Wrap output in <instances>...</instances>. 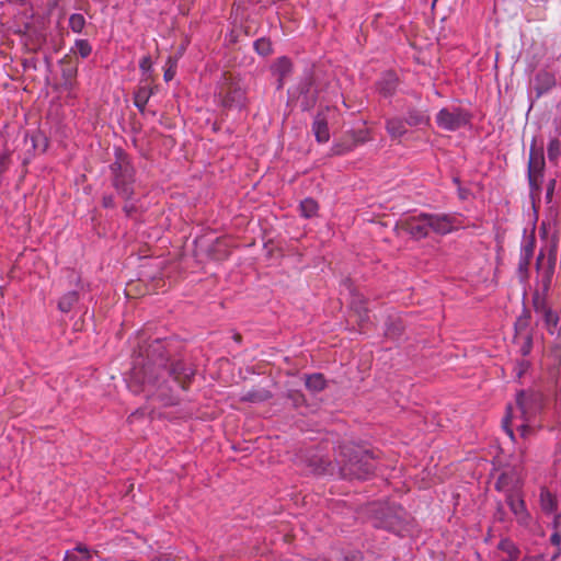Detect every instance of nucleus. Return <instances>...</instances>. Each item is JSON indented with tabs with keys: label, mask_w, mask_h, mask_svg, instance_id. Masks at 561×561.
<instances>
[{
	"label": "nucleus",
	"mask_w": 561,
	"mask_h": 561,
	"mask_svg": "<svg viewBox=\"0 0 561 561\" xmlns=\"http://www.w3.org/2000/svg\"><path fill=\"white\" fill-rule=\"evenodd\" d=\"M167 340L157 339L147 350V362L141 366H135L133 377L136 381L145 385L160 386L167 376L172 377L182 389H186L187 383L195 375V369L185 365L181 360L169 363V355L165 354Z\"/></svg>",
	"instance_id": "1"
},
{
	"label": "nucleus",
	"mask_w": 561,
	"mask_h": 561,
	"mask_svg": "<svg viewBox=\"0 0 561 561\" xmlns=\"http://www.w3.org/2000/svg\"><path fill=\"white\" fill-rule=\"evenodd\" d=\"M545 405V396L539 391L522 390L516 394V408L508 405L503 419V428L512 440L515 439L513 425L523 438L534 433L529 422L538 415Z\"/></svg>",
	"instance_id": "2"
},
{
	"label": "nucleus",
	"mask_w": 561,
	"mask_h": 561,
	"mask_svg": "<svg viewBox=\"0 0 561 561\" xmlns=\"http://www.w3.org/2000/svg\"><path fill=\"white\" fill-rule=\"evenodd\" d=\"M340 473L344 479H368L376 469L373 454L354 446H344L339 454Z\"/></svg>",
	"instance_id": "3"
},
{
	"label": "nucleus",
	"mask_w": 561,
	"mask_h": 561,
	"mask_svg": "<svg viewBox=\"0 0 561 561\" xmlns=\"http://www.w3.org/2000/svg\"><path fill=\"white\" fill-rule=\"evenodd\" d=\"M108 168L112 187L119 197L131 201L135 195L136 169L130 158L122 149H117L115 160Z\"/></svg>",
	"instance_id": "4"
},
{
	"label": "nucleus",
	"mask_w": 561,
	"mask_h": 561,
	"mask_svg": "<svg viewBox=\"0 0 561 561\" xmlns=\"http://www.w3.org/2000/svg\"><path fill=\"white\" fill-rule=\"evenodd\" d=\"M408 523V514L404 508L397 504L381 506L374 517V526L402 535Z\"/></svg>",
	"instance_id": "5"
},
{
	"label": "nucleus",
	"mask_w": 561,
	"mask_h": 561,
	"mask_svg": "<svg viewBox=\"0 0 561 561\" xmlns=\"http://www.w3.org/2000/svg\"><path fill=\"white\" fill-rule=\"evenodd\" d=\"M505 503L514 515L518 526L534 533L537 523L526 506L523 490L507 494V496H505Z\"/></svg>",
	"instance_id": "6"
},
{
	"label": "nucleus",
	"mask_w": 561,
	"mask_h": 561,
	"mask_svg": "<svg viewBox=\"0 0 561 561\" xmlns=\"http://www.w3.org/2000/svg\"><path fill=\"white\" fill-rule=\"evenodd\" d=\"M471 115L462 107H444L436 115V124L447 131H455L470 124Z\"/></svg>",
	"instance_id": "7"
},
{
	"label": "nucleus",
	"mask_w": 561,
	"mask_h": 561,
	"mask_svg": "<svg viewBox=\"0 0 561 561\" xmlns=\"http://www.w3.org/2000/svg\"><path fill=\"white\" fill-rule=\"evenodd\" d=\"M556 262H557V253L556 249H550L548 257H545L543 252L540 251L537 262H536V268H537V277H538V285L541 288V291L545 294H548L552 278L554 275L556 270Z\"/></svg>",
	"instance_id": "8"
},
{
	"label": "nucleus",
	"mask_w": 561,
	"mask_h": 561,
	"mask_svg": "<svg viewBox=\"0 0 561 561\" xmlns=\"http://www.w3.org/2000/svg\"><path fill=\"white\" fill-rule=\"evenodd\" d=\"M430 231L437 234H448L455 231L460 225L457 216L450 214H427Z\"/></svg>",
	"instance_id": "9"
},
{
	"label": "nucleus",
	"mask_w": 561,
	"mask_h": 561,
	"mask_svg": "<svg viewBox=\"0 0 561 561\" xmlns=\"http://www.w3.org/2000/svg\"><path fill=\"white\" fill-rule=\"evenodd\" d=\"M428 216L422 213L417 216H412L405 219L402 224L403 229L416 240L426 238L430 233V226H427Z\"/></svg>",
	"instance_id": "10"
},
{
	"label": "nucleus",
	"mask_w": 561,
	"mask_h": 561,
	"mask_svg": "<svg viewBox=\"0 0 561 561\" xmlns=\"http://www.w3.org/2000/svg\"><path fill=\"white\" fill-rule=\"evenodd\" d=\"M535 252V239L525 238L520 245L518 274L524 279L528 277V268Z\"/></svg>",
	"instance_id": "11"
},
{
	"label": "nucleus",
	"mask_w": 561,
	"mask_h": 561,
	"mask_svg": "<svg viewBox=\"0 0 561 561\" xmlns=\"http://www.w3.org/2000/svg\"><path fill=\"white\" fill-rule=\"evenodd\" d=\"M271 72L277 78V89H283L285 80L293 73V62L286 57L277 58L271 66Z\"/></svg>",
	"instance_id": "12"
},
{
	"label": "nucleus",
	"mask_w": 561,
	"mask_h": 561,
	"mask_svg": "<svg viewBox=\"0 0 561 561\" xmlns=\"http://www.w3.org/2000/svg\"><path fill=\"white\" fill-rule=\"evenodd\" d=\"M495 489L507 496L510 493H516L522 490L519 479L513 471H506L499 476L495 482Z\"/></svg>",
	"instance_id": "13"
},
{
	"label": "nucleus",
	"mask_w": 561,
	"mask_h": 561,
	"mask_svg": "<svg viewBox=\"0 0 561 561\" xmlns=\"http://www.w3.org/2000/svg\"><path fill=\"white\" fill-rule=\"evenodd\" d=\"M545 165V159L541 150L530 149L528 163V179L530 185H534L539 176H541Z\"/></svg>",
	"instance_id": "14"
},
{
	"label": "nucleus",
	"mask_w": 561,
	"mask_h": 561,
	"mask_svg": "<svg viewBox=\"0 0 561 561\" xmlns=\"http://www.w3.org/2000/svg\"><path fill=\"white\" fill-rule=\"evenodd\" d=\"M398 85H399V78L392 71H387V72L382 73L380 79L376 82L377 91L383 98L392 96L396 93Z\"/></svg>",
	"instance_id": "15"
},
{
	"label": "nucleus",
	"mask_w": 561,
	"mask_h": 561,
	"mask_svg": "<svg viewBox=\"0 0 561 561\" xmlns=\"http://www.w3.org/2000/svg\"><path fill=\"white\" fill-rule=\"evenodd\" d=\"M312 133L316 137V140L320 144L328 142L330 139V130L328 126V121L322 113H318L312 122Z\"/></svg>",
	"instance_id": "16"
},
{
	"label": "nucleus",
	"mask_w": 561,
	"mask_h": 561,
	"mask_svg": "<svg viewBox=\"0 0 561 561\" xmlns=\"http://www.w3.org/2000/svg\"><path fill=\"white\" fill-rule=\"evenodd\" d=\"M407 125L405 119L396 116L387 118L385 127L391 139H400L408 133Z\"/></svg>",
	"instance_id": "17"
},
{
	"label": "nucleus",
	"mask_w": 561,
	"mask_h": 561,
	"mask_svg": "<svg viewBox=\"0 0 561 561\" xmlns=\"http://www.w3.org/2000/svg\"><path fill=\"white\" fill-rule=\"evenodd\" d=\"M405 122L411 127L427 126L430 125L431 117L426 111L410 107L407 111Z\"/></svg>",
	"instance_id": "18"
},
{
	"label": "nucleus",
	"mask_w": 561,
	"mask_h": 561,
	"mask_svg": "<svg viewBox=\"0 0 561 561\" xmlns=\"http://www.w3.org/2000/svg\"><path fill=\"white\" fill-rule=\"evenodd\" d=\"M497 549L505 554L500 561H517L519 559V548L508 538L502 539L497 545Z\"/></svg>",
	"instance_id": "19"
},
{
	"label": "nucleus",
	"mask_w": 561,
	"mask_h": 561,
	"mask_svg": "<svg viewBox=\"0 0 561 561\" xmlns=\"http://www.w3.org/2000/svg\"><path fill=\"white\" fill-rule=\"evenodd\" d=\"M153 93V88L149 85H139L137 88L134 93V105L139 110L140 113H145L146 105Z\"/></svg>",
	"instance_id": "20"
},
{
	"label": "nucleus",
	"mask_w": 561,
	"mask_h": 561,
	"mask_svg": "<svg viewBox=\"0 0 561 561\" xmlns=\"http://www.w3.org/2000/svg\"><path fill=\"white\" fill-rule=\"evenodd\" d=\"M539 503L546 514H552L558 506L557 497L545 486L540 489Z\"/></svg>",
	"instance_id": "21"
},
{
	"label": "nucleus",
	"mask_w": 561,
	"mask_h": 561,
	"mask_svg": "<svg viewBox=\"0 0 561 561\" xmlns=\"http://www.w3.org/2000/svg\"><path fill=\"white\" fill-rule=\"evenodd\" d=\"M91 558V550L87 546L80 543L66 552L64 561H90Z\"/></svg>",
	"instance_id": "22"
},
{
	"label": "nucleus",
	"mask_w": 561,
	"mask_h": 561,
	"mask_svg": "<svg viewBox=\"0 0 561 561\" xmlns=\"http://www.w3.org/2000/svg\"><path fill=\"white\" fill-rule=\"evenodd\" d=\"M79 301V294L76 290L68 291L64 294L57 304V308L62 313H68L71 311L73 306Z\"/></svg>",
	"instance_id": "23"
},
{
	"label": "nucleus",
	"mask_w": 561,
	"mask_h": 561,
	"mask_svg": "<svg viewBox=\"0 0 561 561\" xmlns=\"http://www.w3.org/2000/svg\"><path fill=\"white\" fill-rule=\"evenodd\" d=\"M305 385L311 392H320L325 388L327 381L322 374L316 373L306 376Z\"/></svg>",
	"instance_id": "24"
},
{
	"label": "nucleus",
	"mask_w": 561,
	"mask_h": 561,
	"mask_svg": "<svg viewBox=\"0 0 561 561\" xmlns=\"http://www.w3.org/2000/svg\"><path fill=\"white\" fill-rule=\"evenodd\" d=\"M536 81L538 83L537 90L539 94L549 91L552 87L556 85L554 76L547 71L539 72L536 77Z\"/></svg>",
	"instance_id": "25"
},
{
	"label": "nucleus",
	"mask_w": 561,
	"mask_h": 561,
	"mask_svg": "<svg viewBox=\"0 0 561 561\" xmlns=\"http://www.w3.org/2000/svg\"><path fill=\"white\" fill-rule=\"evenodd\" d=\"M300 215L305 218H312L317 216L319 210V205L317 201L313 198L307 197L300 202L299 205Z\"/></svg>",
	"instance_id": "26"
},
{
	"label": "nucleus",
	"mask_w": 561,
	"mask_h": 561,
	"mask_svg": "<svg viewBox=\"0 0 561 561\" xmlns=\"http://www.w3.org/2000/svg\"><path fill=\"white\" fill-rule=\"evenodd\" d=\"M70 53L79 55L81 58H88L92 53V46L87 39H76Z\"/></svg>",
	"instance_id": "27"
},
{
	"label": "nucleus",
	"mask_w": 561,
	"mask_h": 561,
	"mask_svg": "<svg viewBox=\"0 0 561 561\" xmlns=\"http://www.w3.org/2000/svg\"><path fill=\"white\" fill-rule=\"evenodd\" d=\"M547 294L542 293H536L533 298V305L536 313L543 316L547 311H549L551 308L547 304L546 299Z\"/></svg>",
	"instance_id": "28"
},
{
	"label": "nucleus",
	"mask_w": 561,
	"mask_h": 561,
	"mask_svg": "<svg viewBox=\"0 0 561 561\" xmlns=\"http://www.w3.org/2000/svg\"><path fill=\"white\" fill-rule=\"evenodd\" d=\"M254 49L259 55L263 57H266L273 53L272 43L265 37H261L254 42Z\"/></svg>",
	"instance_id": "29"
},
{
	"label": "nucleus",
	"mask_w": 561,
	"mask_h": 561,
	"mask_svg": "<svg viewBox=\"0 0 561 561\" xmlns=\"http://www.w3.org/2000/svg\"><path fill=\"white\" fill-rule=\"evenodd\" d=\"M547 154L550 161H558L561 156V141L558 138L550 139L547 147Z\"/></svg>",
	"instance_id": "30"
},
{
	"label": "nucleus",
	"mask_w": 561,
	"mask_h": 561,
	"mask_svg": "<svg viewBox=\"0 0 561 561\" xmlns=\"http://www.w3.org/2000/svg\"><path fill=\"white\" fill-rule=\"evenodd\" d=\"M85 26V19L80 13H73L69 16V27L73 33H81Z\"/></svg>",
	"instance_id": "31"
},
{
	"label": "nucleus",
	"mask_w": 561,
	"mask_h": 561,
	"mask_svg": "<svg viewBox=\"0 0 561 561\" xmlns=\"http://www.w3.org/2000/svg\"><path fill=\"white\" fill-rule=\"evenodd\" d=\"M541 317H542V319L545 321V324H546L549 333L553 334L554 333V329L557 328L558 322H559L558 314L552 309H550L549 311H547Z\"/></svg>",
	"instance_id": "32"
},
{
	"label": "nucleus",
	"mask_w": 561,
	"mask_h": 561,
	"mask_svg": "<svg viewBox=\"0 0 561 561\" xmlns=\"http://www.w3.org/2000/svg\"><path fill=\"white\" fill-rule=\"evenodd\" d=\"M178 60L169 57L165 62V69L163 73V79L165 82L171 81L176 75Z\"/></svg>",
	"instance_id": "33"
},
{
	"label": "nucleus",
	"mask_w": 561,
	"mask_h": 561,
	"mask_svg": "<svg viewBox=\"0 0 561 561\" xmlns=\"http://www.w3.org/2000/svg\"><path fill=\"white\" fill-rule=\"evenodd\" d=\"M530 363L527 359L517 360L514 365L513 371L517 379H520L529 369Z\"/></svg>",
	"instance_id": "34"
},
{
	"label": "nucleus",
	"mask_w": 561,
	"mask_h": 561,
	"mask_svg": "<svg viewBox=\"0 0 561 561\" xmlns=\"http://www.w3.org/2000/svg\"><path fill=\"white\" fill-rule=\"evenodd\" d=\"M364 141H365V139L360 138V139H356L354 144L348 145V146H344L343 144H335L333 146V152L335 154H345V153L350 152L351 150H353L358 142H364Z\"/></svg>",
	"instance_id": "35"
},
{
	"label": "nucleus",
	"mask_w": 561,
	"mask_h": 561,
	"mask_svg": "<svg viewBox=\"0 0 561 561\" xmlns=\"http://www.w3.org/2000/svg\"><path fill=\"white\" fill-rule=\"evenodd\" d=\"M271 397V394L266 391L264 393H259V392H248L242 399L244 401H250V402H259V401H263V400H266Z\"/></svg>",
	"instance_id": "36"
},
{
	"label": "nucleus",
	"mask_w": 561,
	"mask_h": 561,
	"mask_svg": "<svg viewBox=\"0 0 561 561\" xmlns=\"http://www.w3.org/2000/svg\"><path fill=\"white\" fill-rule=\"evenodd\" d=\"M531 346H533L531 336L527 335L526 339H525L524 344L520 347L522 355L523 356H527L530 353V351H531Z\"/></svg>",
	"instance_id": "37"
},
{
	"label": "nucleus",
	"mask_w": 561,
	"mask_h": 561,
	"mask_svg": "<svg viewBox=\"0 0 561 561\" xmlns=\"http://www.w3.org/2000/svg\"><path fill=\"white\" fill-rule=\"evenodd\" d=\"M152 62L149 56H145L141 58L139 62V68L142 72H148L151 69Z\"/></svg>",
	"instance_id": "38"
},
{
	"label": "nucleus",
	"mask_w": 561,
	"mask_h": 561,
	"mask_svg": "<svg viewBox=\"0 0 561 561\" xmlns=\"http://www.w3.org/2000/svg\"><path fill=\"white\" fill-rule=\"evenodd\" d=\"M102 206L104 208H114L115 207V199L113 195H104L102 197Z\"/></svg>",
	"instance_id": "39"
},
{
	"label": "nucleus",
	"mask_w": 561,
	"mask_h": 561,
	"mask_svg": "<svg viewBox=\"0 0 561 561\" xmlns=\"http://www.w3.org/2000/svg\"><path fill=\"white\" fill-rule=\"evenodd\" d=\"M130 201H126V204L123 207V211L127 217H131V215L136 211V206Z\"/></svg>",
	"instance_id": "40"
},
{
	"label": "nucleus",
	"mask_w": 561,
	"mask_h": 561,
	"mask_svg": "<svg viewBox=\"0 0 561 561\" xmlns=\"http://www.w3.org/2000/svg\"><path fill=\"white\" fill-rule=\"evenodd\" d=\"M233 94H236V96L238 98V106H242L243 105V100H244V92L240 89H236L233 91Z\"/></svg>",
	"instance_id": "41"
},
{
	"label": "nucleus",
	"mask_w": 561,
	"mask_h": 561,
	"mask_svg": "<svg viewBox=\"0 0 561 561\" xmlns=\"http://www.w3.org/2000/svg\"><path fill=\"white\" fill-rule=\"evenodd\" d=\"M551 542L556 546H559L561 543V534L553 533L550 538Z\"/></svg>",
	"instance_id": "42"
},
{
	"label": "nucleus",
	"mask_w": 561,
	"mask_h": 561,
	"mask_svg": "<svg viewBox=\"0 0 561 561\" xmlns=\"http://www.w3.org/2000/svg\"><path fill=\"white\" fill-rule=\"evenodd\" d=\"M0 169L1 174L7 170V158L4 156L0 157Z\"/></svg>",
	"instance_id": "43"
},
{
	"label": "nucleus",
	"mask_w": 561,
	"mask_h": 561,
	"mask_svg": "<svg viewBox=\"0 0 561 561\" xmlns=\"http://www.w3.org/2000/svg\"><path fill=\"white\" fill-rule=\"evenodd\" d=\"M504 514H505V513H504V511H503V508H502V507H500V508L497 510V512H496L497 518H499L500 520H503V516H504Z\"/></svg>",
	"instance_id": "44"
},
{
	"label": "nucleus",
	"mask_w": 561,
	"mask_h": 561,
	"mask_svg": "<svg viewBox=\"0 0 561 561\" xmlns=\"http://www.w3.org/2000/svg\"><path fill=\"white\" fill-rule=\"evenodd\" d=\"M233 101H234V99H233V98H230V94H229V95L227 96V99L225 100V103H226L227 105L231 106Z\"/></svg>",
	"instance_id": "45"
},
{
	"label": "nucleus",
	"mask_w": 561,
	"mask_h": 561,
	"mask_svg": "<svg viewBox=\"0 0 561 561\" xmlns=\"http://www.w3.org/2000/svg\"><path fill=\"white\" fill-rule=\"evenodd\" d=\"M522 561H540L538 557H526Z\"/></svg>",
	"instance_id": "46"
},
{
	"label": "nucleus",
	"mask_w": 561,
	"mask_h": 561,
	"mask_svg": "<svg viewBox=\"0 0 561 561\" xmlns=\"http://www.w3.org/2000/svg\"><path fill=\"white\" fill-rule=\"evenodd\" d=\"M76 72H77V70H76V69H75V70H70V71H67V72L65 71V72H64V76H65V77H72V76H75V75H76Z\"/></svg>",
	"instance_id": "47"
},
{
	"label": "nucleus",
	"mask_w": 561,
	"mask_h": 561,
	"mask_svg": "<svg viewBox=\"0 0 561 561\" xmlns=\"http://www.w3.org/2000/svg\"><path fill=\"white\" fill-rule=\"evenodd\" d=\"M459 196L462 199L466 197L465 192L461 188H459Z\"/></svg>",
	"instance_id": "48"
},
{
	"label": "nucleus",
	"mask_w": 561,
	"mask_h": 561,
	"mask_svg": "<svg viewBox=\"0 0 561 561\" xmlns=\"http://www.w3.org/2000/svg\"><path fill=\"white\" fill-rule=\"evenodd\" d=\"M454 182L459 184V180L457 178L454 179Z\"/></svg>",
	"instance_id": "49"
},
{
	"label": "nucleus",
	"mask_w": 561,
	"mask_h": 561,
	"mask_svg": "<svg viewBox=\"0 0 561 561\" xmlns=\"http://www.w3.org/2000/svg\"><path fill=\"white\" fill-rule=\"evenodd\" d=\"M438 0H433L432 5L434 7Z\"/></svg>",
	"instance_id": "50"
}]
</instances>
